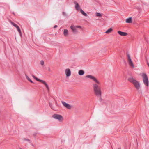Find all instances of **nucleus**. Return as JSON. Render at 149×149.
Masks as SVG:
<instances>
[{
    "label": "nucleus",
    "mask_w": 149,
    "mask_h": 149,
    "mask_svg": "<svg viewBox=\"0 0 149 149\" xmlns=\"http://www.w3.org/2000/svg\"><path fill=\"white\" fill-rule=\"evenodd\" d=\"M100 83H93V89L94 94L97 97H100L101 96L102 92L100 87L99 86Z\"/></svg>",
    "instance_id": "f257e3e1"
},
{
    "label": "nucleus",
    "mask_w": 149,
    "mask_h": 149,
    "mask_svg": "<svg viewBox=\"0 0 149 149\" xmlns=\"http://www.w3.org/2000/svg\"><path fill=\"white\" fill-rule=\"evenodd\" d=\"M143 81L144 84L147 86H149V81L148 77L147 75L145 73H143L142 75Z\"/></svg>",
    "instance_id": "f03ea898"
},
{
    "label": "nucleus",
    "mask_w": 149,
    "mask_h": 149,
    "mask_svg": "<svg viewBox=\"0 0 149 149\" xmlns=\"http://www.w3.org/2000/svg\"><path fill=\"white\" fill-rule=\"evenodd\" d=\"M52 117L54 118L58 119L60 122L62 121L63 120V118L62 116L59 114H54L52 116Z\"/></svg>",
    "instance_id": "7ed1b4c3"
},
{
    "label": "nucleus",
    "mask_w": 149,
    "mask_h": 149,
    "mask_svg": "<svg viewBox=\"0 0 149 149\" xmlns=\"http://www.w3.org/2000/svg\"><path fill=\"white\" fill-rule=\"evenodd\" d=\"M86 77L90 78L93 80L95 83H99V81L94 76L91 75H87Z\"/></svg>",
    "instance_id": "20e7f679"
},
{
    "label": "nucleus",
    "mask_w": 149,
    "mask_h": 149,
    "mask_svg": "<svg viewBox=\"0 0 149 149\" xmlns=\"http://www.w3.org/2000/svg\"><path fill=\"white\" fill-rule=\"evenodd\" d=\"M11 24L12 25H13L17 29V30L18 31V32H19L20 36H22V33H21V31L20 29L19 28L18 26L13 22H11Z\"/></svg>",
    "instance_id": "39448f33"
},
{
    "label": "nucleus",
    "mask_w": 149,
    "mask_h": 149,
    "mask_svg": "<svg viewBox=\"0 0 149 149\" xmlns=\"http://www.w3.org/2000/svg\"><path fill=\"white\" fill-rule=\"evenodd\" d=\"M61 103L67 109H71V106L69 104L63 101H61Z\"/></svg>",
    "instance_id": "423d86ee"
},
{
    "label": "nucleus",
    "mask_w": 149,
    "mask_h": 149,
    "mask_svg": "<svg viewBox=\"0 0 149 149\" xmlns=\"http://www.w3.org/2000/svg\"><path fill=\"white\" fill-rule=\"evenodd\" d=\"M70 28L72 30V32L74 34H76L77 32V31L75 27V26L74 25H72L70 27Z\"/></svg>",
    "instance_id": "0eeeda50"
},
{
    "label": "nucleus",
    "mask_w": 149,
    "mask_h": 149,
    "mask_svg": "<svg viewBox=\"0 0 149 149\" xmlns=\"http://www.w3.org/2000/svg\"><path fill=\"white\" fill-rule=\"evenodd\" d=\"M133 84L137 89L139 90L140 88V84L137 81H136V82H135V84L134 83Z\"/></svg>",
    "instance_id": "6e6552de"
},
{
    "label": "nucleus",
    "mask_w": 149,
    "mask_h": 149,
    "mask_svg": "<svg viewBox=\"0 0 149 149\" xmlns=\"http://www.w3.org/2000/svg\"><path fill=\"white\" fill-rule=\"evenodd\" d=\"M65 73L67 77L70 76L71 74V72L69 69H66L65 70Z\"/></svg>",
    "instance_id": "1a4fd4ad"
},
{
    "label": "nucleus",
    "mask_w": 149,
    "mask_h": 149,
    "mask_svg": "<svg viewBox=\"0 0 149 149\" xmlns=\"http://www.w3.org/2000/svg\"><path fill=\"white\" fill-rule=\"evenodd\" d=\"M128 80L131 83L133 84L134 83L135 84V82H136L137 81L136 80H135L132 77H130L128 79Z\"/></svg>",
    "instance_id": "9d476101"
},
{
    "label": "nucleus",
    "mask_w": 149,
    "mask_h": 149,
    "mask_svg": "<svg viewBox=\"0 0 149 149\" xmlns=\"http://www.w3.org/2000/svg\"><path fill=\"white\" fill-rule=\"evenodd\" d=\"M118 33L119 35L122 36H125L128 34L126 32H123L120 31H118Z\"/></svg>",
    "instance_id": "9b49d317"
},
{
    "label": "nucleus",
    "mask_w": 149,
    "mask_h": 149,
    "mask_svg": "<svg viewBox=\"0 0 149 149\" xmlns=\"http://www.w3.org/2000/svg\"><path fill=\"white\" fill-rule=\"evenodd\" d=\"M40 82H41L44 85H45L46 88H47V90H49V88L48 85L46 83L45 81L43 80H41Z\"/></svg>",
    "instance_id": "f8f14e48"
},
{
    "label": "nucleus",
    "mask_w": 149,
    "mask_h": 149,
    "mask_svg": "<svg viewBox=\"0 0 149 149\" xmlns=\"http://www.w3.org/2000/svg\"><path fill=\"white\" fill-rule=\"evenodd\" d=\"M40 82H41L44 85H45L46 88H47V90H49V88L48 85L46 83L45 81L43 80H41Z\"/></svg>",
    "instance_id": "ddd939ff"
},
{
    "label": "nucleus",
    "mask_w": 149,
    "mask_h": 149,
    "mask_svg": "<svg viewBox=\"0 0 149 149\" xmlns=\"http://www.w3.org/2000/svg\"><path fill=\"white\" fill-rule=\"evenodd\" d=\"M132 17H130L126 19V22L128 23H131L132 22Z\"/></svg>",
    "instance_id": "4468645a"
},
{
    "label": "nucleus",
    "mask_w": 149,
    "mask_h": 149,
    "mask_svg": "<svg viewBox=\"0 0 149 149\" xmlns=\"http://www.w3.org/2000/svg\"><path fill=\"white\" fill-rule=\"evenodd\" d=\"M128 62L130 65L132 67H134V65L131 59L128 60Z\"/></svg>",
    "instance_id": "2eb2a0df"
},
{
    "label": "nucleus",
    "mask_w": 149,
    "mask_h": 149,
    "mask_svg": "<svg viewBox=\"0 0 149 149\" xmlns=\"http://www.w3.org/2000/svg\"><path fill=\"white\" fill-rule=\"evenodd\" d=\"M74 3L75 5V8L77 10H78L80 8V6L79 4L76 1H75Z\"/></svg>",
    "instance_id": "dca6fc26"
},
{
    "label": "nucleus",
    "mask_w": 149,
    "mask_h": 149,
    "mask_svg": "<svg viewBox=\"0 0 149 149\" xmlns=\"http://www.w3.org/2000/svg\"><path fill=\"white\" fill-rule=\"evenodd\" d=\"M80 10L81 13L84 16L86 17H87L88 16V15L82 9H80Z\"/></svg>",
    "instance_id": "f3484780"
},
{
    "label": "nucleus",
    "mask_w": 149,
    "mask_h": 149,
    "mask_svg": "<svg viewBox=\"0 0 149 149\" xmlns=\"http://www.w3.org/2000/svg\"><path fill=\"white\" fill-rule=\"evenodd\" d=\"M84 73V72L82 70H80L79 71L78 74L80 75H82Z\"/></svg>",
    "instance_id": "a211bd4d"
},
{
    "label": "nucleus",
    "mask_w": 149,
    "mask_h": 149,
    "mask_svg": "<svg viewBox=\"0 0 149 149\" xmlns=\"http://www.w3.org/2000/svg\"><path fill=\"white\" fill-rule=\"evenodd\" d=\"M113 31V29L112 28H110L108 29L106 32L105 33H111Z\"/></svg>",
    "instance_id": "6ab92c4d"
},
{
    "label": "nucleus",
    "mask_w": 149,
    "mask_h": 149,
    "mask_svg": "<svg viewBox=\"0 0 149 149\" xmlns=\"http://www.w3.org/2000/svg\"><path fill=\"white\" fill-rule=\"evenodd\" d=\"M32 77L33 78H34L35 80H36V81H38L40 82L41 80H40L37 77H36V76H35L34 75H32Z\"/></svg>",
    "instance_id": "aec40b11"
},
{
    "label": "nucleus",
    "mask_w": 149,
    "mask_h": 149,
    "mask_svg": "<svg viewBox=\"0 0 149 149\" xmlns=\"http://www.w3.org/2000/svg\"><path fill=\"white\" fill-rule=\"evenodd\" d=\"M68 30L67 29H65L64 30L63 34L65 36H66L68 35Z\"/></svg>",
    "instance_id": "412c9836"
},
{
    "label": "nucleus",
    "mask_w": 149,
    "mask_h": 149,
    "mask_svg": "<svg viewBox=\"0 0 149 149\" xmlns=\"http://www.w3.org/2000/svg\"><path fill=\"white\" fill-rule=\"evenodd\" d=\"M25 76L26 77V78L31 83H33L32 81L30 79L29 77L26 74H25Z\"/></svg>",
    "instance_id": "4be33fe9"
},
{
    "label": "nucleus",
    "mask_w": 149,
    "mask_h": 149,
    "mask_svg": "<svg viewBox=\"0 0 149 149\" xmlns=\"http://www.w3.org/2000/svg\"><path fill=\"white\" fill-rule=\"evenodd\" d=\"M96 15L97 17H101L102 16L101 14L99 13H96Z\"/></svg>",
    "instance_id": "5701e85b"
},
{
    "label": "nucleus",
    "mask_w": 149,
    "mask_h": 149,
    "mask_svg": "<svg viewBox=\"0 0 149 149\" xmlns=\"http://www.w3.org/2000/svg\"><path fill=\"white\" fill-rule=\"evenodd\" d=\"M49 105L52 109L53 110H54V107H53L52 104L49 103Z\"/></svg>",
    "instance_id": "b1692460"
},
{
    "label": "nucleus",
    "mask_w": 149,
    "mask_h": 149,
    "mask_svg": "<svg viewBox=\"0 0 149 149\" xmlns=\"http://www.w3.org/2000/svg\"><path fill=\"white\" fill-rule=\"evenodd\" d=\"M62 15H63V16H65V17H67V14H66V13L64 12H63V13H62Z\"/></svg>",
    "instance_id": "393cba45"
},
{
    "label": "nucleus",
    "mask_w": 149,
    "mask_h": 149,
    "mask_svg": "<svg viewBox=\"0 0 149 149\" xmlns=\"http://www.w3.org/2000/svg\"><path fill=\"white\" fill-rule=\"evenodd\" d=\"M127 55L128 58V60L131 59L130 55L129 54H127Z\"/></svg>",
    "instance_id": "a878e982"
},
{
    "label": "nucleus",
    "mask_w": 149,
    "mask_h": 149,
    "mask_svg": "<svg viewBox=\"0 0 149 149\" xmlns=\"http://www.w3.org/2000/svg\"><path fill=\"white\" fill-rule=\"evenodd\" d=\"M40 63L42 65H43L44 64V62L43 60H41L40 61Z\"/></svg>",
    "instance_id": "bb28decb"
},
{
    "label": "nucleus",
    "mask_w": 149,
    "mask_h": 149,
    "mask_svg": "<svg viewBox=\"0 0 149 149\" xmlns=\"http://www.w3.org/2000/svg\"><path fill=\"white\" fill-rule=\"evenodd\" d=\"M24 140H25V141H28L29 142H30V140L29 139H26V138H24Z\"/></svg>",
    "instance_id": "cd10ccee"
},
{
    "label": "nucleus",
    "mask_w": 149,
    "mask_h": 149,
    "mask_svg": "<svg viewBox=\"0 0 149 149\" xmlns=\"http://www.w3.org/2000/svg\"><path fill=\"white\" fill-rule=\"evenodd\" d=\"M75 27L76 29L77 28H81V27L80 26H75Z\"/></svg>",
    "instance_id": "c85d7f7f"
},
{
    "label": "nucleus",
    "mask_w": 149,
    "mask_h": 149,
    "mask_svg": "<svg viewBox=\"0 0 149 149\" xmlns=\"http://www.w3.org/2000/svg\"><path fill=\"white\" fill-rule=\"evenodd\" d=\"M100 97V98L99 100L100 102H102V99L101 98V96Z\"/></svg>",
    "instance_id": "c756f323"
},
{
    "label": "nucleus",
    "mask_w": 149,
    "mask_h": 149,
    "mask_svg": "<svg viewBox=\"0 0 149 149\" xmlns=\"http://www.w3.org/2000/svg\"><path fill=\"white\" fill-rule=\"evenodd\" d=\"M58 26L56 25H55L54 26V28H56Z\"/></svg>",
    "instance_id": "7c9ffc66"
},
{
    "label": "nucleus",
    "mask_w": 149,
    "mask_h": 149,
    "mask_svg": "<svg viewBox=\"0 0 149 149\" xmlns=\"http://www.w3.org/2000/svg\"><path fill=\"white\" fill-rule=\"evenodd\" d=\"M48 70L49 71H50V68H48Z\"/></svg>",
    "instance_id": "2f4dec72"
},
{
    "label": "nucleus",
    "mask_w": 149,
    "mask_h": 149,
    "mask_svg": "<svg viewBox=\"0 0 149 149\" xmlns=\"http://www.w3.org/2000/svg\"><path fill=\"white\" fill-rule=\"evenodd\" d=\"M13 14H14V15H15V13H13Z\"/></svg>",
    "instance_id": "473e14b6"
},
{
    "label": "nucleus",
    "mask_w": 149,
    "mask_h": 149,
    "mask_svg": "<svg viewBox=\"0 0 149 149\" xmlns=\"http://www.w3.org/2000/svg\"><path fill=\"white\" fill-rule=\"evenodd\" d=\"M118 149H121V148H118Z\"/></svg>",
    "instance_id": "72a5a7b5"
},
{
    "label": "nucleus",
    "mask_w": 149,
    "mask_h": 149,
    "mask_svg": "<svg viewBox=\"0 0 149 149\" xmlns=\"http://www.w3.org/2000/svg\"><path fill=\"white\" fill-rule=\"evenodd\" d=\"M21 149V148H20V149Z\"/></svg>",
    "instance_id": "f704fd0d"
}]
</instances>
